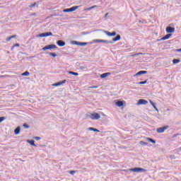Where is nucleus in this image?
<instances>
[{
    "mask_svg": "<svg viewBox=\"0 0 181 181\" xmlns=\"http://www.w3.org/2000/svg\"><path fill=\"white\" fill-rule=\"evenodd\" d=\"M105 33L107 35V36H115V35H117L115 32L110 33L109 31H105Z\"/></svg>",
    "mask_w": 181,
    "mask_h": 181,
    "instance_id": "obj_14",
    "label": "nucleus"
},
{
    "mask_svg": "<svg viewBox=\"0 0 181 181\" xmlns=\"http://www.w3.org/2000/svg\"><path fill=\"white\" fill-rule=\"evenodd\" d=\"M5 119H6V117H0V124H1V122H2L3 121H5Z\"/></svg>",
    "mask_w": 181,
    "mask_h": 181,
    "instance_id": "obj_29",
    "label": "nucleus"
},
{
    "mask_svg": "<svg viewBox=\"0 0 181 181\" xmlns=\"http://www.w3.org/2000/svg\"><path fill=\"white\" fill-rule=\"evenodd\" d=\"M12 39V37L10 36L6 39V42H10V40Z\"/></svg>",
    "mask_w": 181,
    "mask_h": 181,
    "instance_id": "obj_32",
    "label": "nucleus"
},
{
    "mask_svg": "<svg viewBox=\"0 0 181 181\" xmlns=\"http://www.w3.org/2000/svg\"><path fill=\"white\" fill-rule=\"evenodd\" d=\"M89 117L93 120H95V119H100V118H101V116L100 115V114L97 112H93L89 115Z\"/></svg>",
    "mask_w": 181,
    "mask_h": 181,
    "instance_id": "obj_1",
    "label": "nucleus"
},
{
    "mask_svg": "<svg viewBox=\"0 0 181 181\" xmlns=\"http://www.w3.org/2000/svg\"><path fill=\"white\" fill-rule=\"evenodd\" d=\"M29 144H30L32 145V146H36L35 145V141L34 140H30L28 141Z\"/></svg>",
    "mask_w": 181,
    "mask_h": 181,
    "instance_id": "obj_26",
    "label": "nucleus"
},
{
    "mask_svg": "<svg viewBox=\"0 0 181 181\" xmlns=\"http://www.w3.org/2000/svg\"><path fill=\"white\" fill-rule=\"evenodd\" d=\"M148 73L146 71H140L135 76H141V74H146Z\"/></svg>",
    "mask_w": 181,
    "mask_h": 181,
    "instance_id": "obj_19",
    "label": "nucleus"
},
{
    "mask_svg": "<svg viewBox=\"0 0 181 181\" xmlns=\"http://www.w3.org/2000/svg\"><path fill=\"white\" fill-rule=\"evenodd\" d=\"M139 54H141L140 53V54H138L137 55L139 56Z\"/></svg>",
    "mask_w": 181,
    "mask_h": 181,
    "instance_id": "obj_45",
    "label": "nucleus"
},
{
    "mask_svg": "<svg viewBox=\"0 0 181 181\" xmlns=\"http://www.w3.org/2000/svg\"><path fill=\"white\" fill-rule=\"evenodd\" d=\"M90 131H94V132H100V130L97 129H94L93 127H90L89 128Z\"/></svg>",
    "mask_w": 181,
    "mask_h": 181,
    "instance_id": "obj_22",
    "label": "nucleus"
},
{
    "mask_svg": "<svg viewBox=\"0 0 181 181\" xmlns=\"http://www.w3.org/2000/svg\"><path fill=\"white\" fill-rule=\"evenodd\" d=\"M177 52H181V49H177Z\"/></svg>",
    "mask_w": 181,
    "mask_h": 181,
    "instance_id": "obj_43",
    "label": "nucleus"
},
{
    "mask_svg": "<svg viewBox=\"0 0 181 181\" xmlns=\"http://www.w3.org/2000/svg\"><path fill=\"white\" fill-rule=\"evenodd\" d=\"M170 36H172V34H167L161 38V40H168V39L170 38Z\"/></svg>",
    "mask_w": 181,
    "mask_h": 181,
    "instance_id": "obj_15",
    "label": "nucleus"
},
{
    "mask_svg": "<svg viewBox=\"0 0 181 181\" xmlns=\"http://www.w3.org/2000/svg\"><path fill=\"white\" fill-rule=\"evenodd\" d=\"M66 81H67L66 80H64L62 81H60V82H58V83H54L53 86L54 87H57L59 86H62V84H64V83H66Z\"/></svg>",
    "mask_w": 181,
    "mask_h": 181,
    "instance_id": "obj_10",
    "label": "nucleus"
},
{
    "mask_svg": "<svg viewBox=\"0 0 181 181\" xmlns=\"http://www.w3.org/2000/svg\"><path fill=\"white\" fill-rule=\"evenodd\" d=\"M149 103L153 107V108L155 109L156 111H159V110H158V107H156V105H155V103H153L151 100H149Z\"/></svg>",
    "mask_w": 181,
    "mask_h": 181,
    "instance_id": "obj_16",
    "label": "nucleus"
},
{
    "mask_svg": "<svg viewBox=\"0 0 181 181\" xmlns=\"http://www.w3.org/2000/svg\"><path fill=\"white\" fill-rule=\"evenodd\" d=\"M49 56H52V57H56V56H57L56 54L54 53H49Z\"/></svg>",
    "mask_w": 181,
    "mask_h": 181,
    "instance_id": "obj_31",
    "label": "nucleus"
},
{
    "mask_svg": "<svg viewBox=\"0 0 181 181\" xmlns=\"http://www.w3.org/2000/svg\"><path fill=\"white\" fill-rule=\"evenodd\" d=\"M180 151H181V148H180Z\"/></svg>",
    "mask_w": 181,
    "mask_h": 181,
    "instance_id": "obj_46",
    "label": "nucleus"
},
{
    "mask_svg": "<svg viewBox=\"0 0 181 181\" xmlns=\"http://www.w3.org/2000/svg\"><path fill=\"white\" fill-rule=\"evenodd\" d=\"M64 12H71L70 8H66L64 10Z\"/></svg>",
    "mask_w": 181,
    "mask_h": 181,
    "instance_id": "obj_37",
    "label": "nucleus"
},
{
    "mask_svg": "<svg viewBox=\"0 0 181 181\" xmlns=\"http://www.w3.org/2000/svg\"><path fill=\"white\" fill-rule=\"evenodd\" d=\"M23 127H24V128H29V125L26 124H24L23 125Z\"/></svg>",
    "mask_w": 181,
    "mask_h": 181,
    "instance_id": "obj_38",
    "label": "nucleus"
},
{
    "mask_svg": "<svg viewBox=\"0 0 181 181\" xmlns=\"http://www.w3.org/2000/svg\"><path fill=\"white\" fill-rule=\"evenodd\" d=\"M53 33H43L37 35V37H47V36H52Z\"/></svg>",
    "mask_w": 181,
    "mask_h": 181,
    "instance_id": "obj_3",
    "label": "nucleus"
},
{
    "mask_svg": "<svg viewBox=\"0 0 181 181\" xmlns=\"http://www.w3.org/2000/svg\"><path fill=\"white\" fill-rule=\"evenodd\" d=\"M148 104V100L144 99H140L137 102V105H146Z\"/></svg>",
    "mask_w": 181,
    "mask_h": 181,
    "instance_id": "obj_4",
    "label": "nucleus"
},
{
    "mask_svg": "<svg viewBox=\"0 0 181 181\" xmlns=\"http://www.w3.org/2000/svg\"><path fill=\"white\" fill-rule=\"evenodd\" d=\"M0 77H10L9 75H0Z\"/></svg>",
    "mask_w": 181,
    "mask_h": 181,
    "instance_id": "obj_39",
    "label": "nucleus"
},
{
    "mask_svg": "<svg viewBox=\"0 0 181 181\" xmlns=\"http://www.w3.org/2000/svg\"><path fill=\"white\" fill-rule=\"evenodd\" d=\"M52 49H57V46L54 45H47L42 48V50H50Z\"/></svg>",
    "mask_w": 181,
    "mask_h": 181,
    "instance_id": "obj_2",
    "label": "nucleus"
},
{
    "mask_svg": "<svg viewBox=\"0 0 181 181\" xmlns=\"http://www.w3.org/2000/svg\"><path fill=\"white\" fill-rule=\"evenodd\" d=\"M108 76H111V73L107 72V73L101 74L100 78H105L108 77Z\"/></svg>",
    "mask_w": 181,
    "mask_h": 181,
    "instance_id": "obj_12",
    "label": "nucleus"
},
{
    "mask_svg": "<svg viewBox=\"0 0 181 181\" xmlns=\"http://www.w3.org/2000/svg\"><path fill=\"white\" fill-rule=\"evenodd\" d=\"M69 74H72V76H78V73L74 72V71H69Z\"/></svg>",
    "mask_w": 181,
    "mask_h": 181,
    "instance_id": "obj_25",
    "label": "nucleus"
},
{
    "mask_svg": "<svg viewBox=\"0 0 181 181\" xmlns=\"http://www.w3.org/2000/svg\"><path fill=\"white\" fill-rule=\"evenodd\" d=\"M35 6H36V3H34L33 4L30 5V8H33Z\"/></svg>",
    "mask_w": 181,
    "mask_h": 181,
    "instance_id": "obj_34",
    "label": "nucleus"
},
{
    "mask_svg": "<svg viewBox=\"0 0 181 181\" xmlns=\"http://www.w3.org/2000/svg\"><path fill=\"white\" fill-rule=\"evenodd\" d=\"M132 172H136V173H139V172H146V170L144 169V168H134L133 169L131 170Z\"/></svg>",
    "mask_w": 181,
    "mask_h": 181,
    "instance_id": "obj_6",
    "label": "nucleus"
},
{
    "mask_svg": "<svg viewBox=\"0 0 181 181\" xmlns=\"http://www.w3.org/2000/svg\"><path fill=\"white\" fill-rule=\"evenodd\" d=\"M15 37H16V35H12V36H11V38H12V39H15Z\"/></svg>",
    "mask_w": 181,
    "mask_h": 181,
    "instance_id": "obj_41",
    "label": "nucleus"
},
{
    "mask_svg": "<svg viewBox=\"0 0 181 181\" xmlns=\"http://www.w3.org/2000/svg\"><path fill=\"white\" fill-rule=\"evenodd\" d=\"M15 47H19V44H15L13 45V47H11V50H13V49H15Z\"/></svg>",
    "mask_w": 181,
    "mask_h": 181,
    "instance_id": "obj_28",
    "label": "nucleus"
},
{
    "mask_svg": "<svg viewBox=\"0 0 181 181\" xmlns=\"http://www.w3.org/2000/svg\"><path fill=\"white\" fill-rule=\"evenodd\" d=\"M139 84H146V81H141V82L139 83Z\"/></svg>",
    "mask_w": 181,
    "mask_h": 181,
    "instance_id": "obj_35",
    "label": "nucleus"
},
{
    "mask_svg": "<svg viewBox=\"0 0 181 181\" xmlns=\"http://www.w3.org/2000/svg\"><path fill=\"white\" fill-rule=\"evenodd\" d=\"M107 16H108V13H107L105 15V18H107Z\"/></svg>",
    "mask_w": 181,
    "mask_h": 181,
    "instance_id": "obj_42",
    "label": "nucleus"
},
{
    "mask_svg": "<svg viewBox=\"0 0 181 181\" xmlns=\"http://www.w3.org/2000/svg\"><path fill=\"white\" fill-rule=\"evenodd\" d=\"M21 132V127H18L15 130L14 133L16 135H18Z\"/></svg>",
    "mask_w": 181,
    "mask_h": 181,
    "instance_id": "obj_20",
    "label": "nucleus"
},
{
    "mask_svg": "<svg viewBox=\"0 0 181 181\" xmlns=\"http://www.w3.org/2000/svg\"><path fill=\"white\" fill-rule=\"evenodd\" d=\"M124 104H125V101H117L115 105L117 106V107H122V105H124Z\"/></svg>",
    "mask_w": 181,
    "mask_h": 181,
    "instance_id": "obj_13",
    "label": "nucleus"
},
{
    "mask_svg": "<svg viewBox=\"0 0 181 181\" xmlns=\"http://www.w3.org/2000/svg\"><path fill=\"white\" fill-rule=\"evenodd\" d=\"M168 128H169V126H165L163 127H160V128L157 129V132H158V134H162L163 132H165V131H166V129H168Z\"/></svg>",
    "mask_w": 181,
    "mask_h": 181,
    "instance_id": "obj_5",
    "label": "nucleus"
},
{
    "mask_svg": "<svg viewBox=\"0 0 181 181\" xmlns=\"http://www.w3.org/2000/svg\"><path fill=\"white\" fill-rule=\"evenodd\" d=\"M140 145H142V146H146L148 145V143L141 141L139 142Z\"/></svg>",
    "mask_w": 181,
    "mask_h": 181,
    "instance_id": "obj_24",
    "label": "nucleus"
},
{
    "mask_svg": "<svg viewBox=\"0 0 181 181\" xmlns=\"http://www.w3.org/2000/svg\"><path fill=\"white\" fill-rule=\"evenodd\" d=\"M171 159H173V157H172V156L170 157Z\"/></svg>",
    "mask_w": 181,
    "mask_h": 181,
    "instance_id": "obj_44",
    "label": "nucleus"
},
{
    "mask_svg": "<svg viewBox=\"0 0 181 181\" xmlns=\"http://www.w3.org/2000/svg\"><path fill=\"white\" fill-rule=\"evenodd\" d=\"M95 43H112V41L104 40H94Z\"/></svg>",
    "mask_w": 181,
    "mask_h": 181,
    "instance_id": "obj_7",
    "label": "nucleus"
},
{
    "mask_svg": "<svg viewBox=\"0 0 181 181\" xmlns=\"http://www.w3.org/2000/svg\"><path fill=\"white\" fill-rule=\"evenodd\" d=\"M146 140L149 141V142H152V144H156V141H155V140H153L151 138H147Z\"/></svg>",
    "mask_w": 181,
    "mask_h": 181,
    "instance_id": "obj_23",
    "label": "nucleus"
},
{
    "mask_svg": "<svg viewBox=\"0 0 181 181\" xmlns=\"http://www.w3.org/2000/svg\"><path fill=\"white\" fill-rule=\"evenodd\" d=\"M57 44L58 45V46H59L60 47H63V46H66V42H64V41L63 40H58L57 42Z\"/></svg>",
    "mask_w": 181,
    "mask_h": 181,
    "instance_id": "obj_9",
    "label": "nucleus"
},
{
    "mask_svg": "<svg viewBox=\"0 0 181 181\" xmlns=\"http://www.w3.org/2000/svg\"><path fill=\"white\" fill-rule=\"evenodd\" d=\"M165 30L167 33H175V28L173 27H167Z\"/></svg>",
    "mask_w": 181,
    "mask_h": 181,
    "instance_id": "obj_8",
    "label": "nucleus"
},
{
    "mask_svg": "<svg viewBox=\"0 0 181 181\" xmlns=\"http://www.w3.org/2000/svg\"><path fill=\"white\" fill-rule=\"evenodd\" d=\"M29 74V71H26L25 72L23 73L21 76H28Z\"/></svg>",
    "mask_w": 181,
    "mask_h": 181,
    "instance_id": "obj_27",
    "label": "nucleus"
},
{
    "mask_svg": "<svg viewBox=\"0 0 181 181\" xmlns=\"http://www.w3.org/2000/svg\"><path fill=\"white\" fill-rule=\"evenodd\" d=\"M93 8H97V6H91L90 8H88L87 9H86V11H90L91 9H93Z\"/></svg>",
    "mask_w": 181,
    "mask_h": 181,
    "instance_id": "obj_30",
    "label": "nucleus"
},
{
    "mask_svg": "<svg viewBox=\"0 0 181 181\" xmlns=\"http://www.w3.org/2000/svg\"><path fill=\"white\" fill-rule=\"evenodd\" d=\"M70 175H74V173H76V171L74 170H71L69 172Z\"/></svg>",
    "mask_w": 181,
    "mask_h": 181,
    "instance_id": "obj_36",
    "label": "nucleus"
},
{
    "mask_svg": "<svg viewBox=\"0 0 181 181\" xmlns=\"http://www.w3.org/2000/svg\"><path fill=\"white\" fill-rule=\"evenodd\" d=\"M76 9H78V6H73L69 8L70 12H74V11H76Z\"/></svg>",
    "mask_w": 181,
    "mask_h": 181,
    "instance_id": "obj_18",
    "label": "nucleus"
},
{
    "mask_svg": "<svg viewBox=\"0 0 181 181\" xmlns=\"http://www.w3.org/2000/svg\"><path fill=\"white\" fill-rule=\"evenodd\" d=\"M35 139H37V141H39V140H40V137L36 136V137H35Z\"/></svg>",
    "mask_w": 181,
    "mask_h": 181,
    "instance_id": "obj_40",
    "label": "nucleus"
},
{
    "mask_svg": "<svg viewBox=\"0 0 181 181\" xmlns=\"http://www.w3.org/2000/svg\"><path fill=\"white\" fill-rule=\"evenodd\" d=\"M173 64H176L177 63H180V60L175 59L173 60Z\"/></svg>",
    "mask_w": 181,
    "mask_h": 181,
    "instance_id": "obj_21",
    "label": "nucleus"
},
{
    "mask_svg": "<svg viewBox=\"0 0 181 181\" xmlns=\"http://www.w3.org/2000/svg\"><path fill=\"white\" fill-rule=\"evenodd\" d=\"M118 40H121V35H118L115 38L112 39L113 42H118Z\"/></svg>",
    "mask_w": 181,
    "mask_h": 181,
    "instance_id": "obj_17",
    "label": "nucleus"
},
{
    "mask_svg": "<svg viewBox=\"0 0 181 181\" xmlns=\"http://www.w3.org/2000/svg\"><path fill=\"white\" fill-rule=\"evenodd\" d=\"M74 43L78 46H87V45L88 44V42H78L77 41H75Z\"/></svg>",
    "mask_w": 181,
    "mask_h": 181,
    "instance_id": "obj_11",
    "label": "nucleus"
},
{
    "mask_svg": "<svg viewBox=\"0 0 181 181\" xmlns=\"http://www.w3.org/2000/svg\"><path fill=\"white\" fill-rule=\"evenodd\" d=\"M88 88H98V86H90Z\"/></svg>",
    "mask_w": 181,
    "mask_h": 181,
    "instance_id": "obj_33",
    "label": "nucleus"
}]
</instances>
